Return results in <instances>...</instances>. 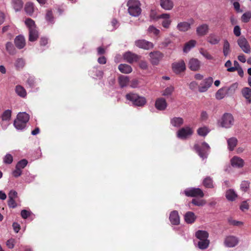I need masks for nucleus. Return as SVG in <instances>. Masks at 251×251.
<instances>
[{
    "label": "nucleus",
    "mask_w": 251,
    "mask_h": 251,
    "mask_svg": "<svg viewBox=\"0 0 251 251\" xmlns=\"http://www.w3.org/2000/svg\"><path fill=\"white\" fill-rule=\"evenodd\" d=\"M27 161L26 159H24L19 161L16 165V167L22 170L25 168L27 165Z\"/></svg>",
    "instance_id": "nucleus-52"
},
{
    "label": "nucleus",
    "mask_w": 251,
    "mask_h": 251,
    "mask_svg": "<svg viewBox=\"0 0 251 251\" xmlns=\"http://www.w3.org/2000/svg\"><path fill=\"white\" fill-rule=\"evenodd\" d=\"M127 6L128 13L131 16L137 17L141 14L140 3L138 0H129Z\"/></svg>",
    "instance_id": "nucleus-2"
},
{
    "label": "nucleus",
    "mask_w": 251,
    "mask_h": 251,
    "mask_svg": "<svg viewBox=\"0 0 251 251\" xmlns=\"http://www.w3.org/2000/svg\"><path fill=\"white\" fill-rule=\"evenodd\" d=\"M237 43L242 50L246 53H250L251 52V47L244 37H241L237 41Z\"/></svg>",
    "instance_id": "nucleus-10"
},
{
    "label": "nucleus",
    "mask_w": 251,
    "mask_h": 251,
    "mask_svg": "<svg viewBox=\"0 0 251 251\" xmlns=\"http://www.w3.org/2000/svg\"><path fill=\"white\" fill-rule=\"evenodd\" d=\"M150 61L152 65H157L163 57V54L159 51H154L149 53Z\"/></svg>",
    "instance_id": "nucleus-7"
},
{
    "label": "nucleus",
    "mask_w": 251,
    "mask_h": 251,
    "mask_svg": "<svg viewBox=\"0 0 251 251\" xmlns=\"http://www.w3.org/2000/svg\"><path fill=\"white\" fill-rule=\"evenodd\" d=\"M189 67L192 71H198L200 68L201 62L197 58H191L189 62Z\"/></svg>",
    "instance_id": "nucleus-19"
},
{
    "label": "nucleus",
    "mask_w": 251,
    "mask_h": 251,
    "mask_svg": "<svg viewBox=\"0 0 251 251\" xmlns=\"http://www.w3.org/2000/svg\"><path fill=\"white\" fill-rule=\"evenodd\" d=\"M38 37V32L36 28L29 30V40L31 42H34L37 40Z\"/></svg>",
    "instance_id": "nucleus-35"
},
{
    "label": "nucleus",
    "mask_w": 251,
    "mask_h": 251,
    "mask_svg": "<svg viewBox=\"0 0 251 251\" xmlns=\"http://www.w3.org/2000/svg\"><path fill=\"white\" fill-rule=\"evenodd\" d=\"M124 58L129 63L137 62L140 58V56L135 53L130 51L126 52L123 55Z\"/></svg>",
    "instance_id": "nucleus-12"
},
{
    "label": "nucleus",
    "mask_w": 251,
    "mask_h": 251,
    "mask_svg": "<svg viewBox=\"0 0 251 251\" xmlns=\"http://www.w3.org/2000/svg\"><path fill=\"white\" fill-rule=\"evenodd\" d=\"M199 87L198 83L195 81H193L191 82L189 84V88L194 91L196 90L198 87Z\"/></svg>",
    "instance_id": "nucleus-59"
},
{
    "label": "nucleus",
    "mask_w": 251,
    "mask_h": 251,
    "mask_svg": "<svg viewBox=\"0 0 251 251\" xmlns=\"http://www.w3.org/2000/svg\"><path fill=\"white\" fill-rule=\"evenodd\" d=\"M226 197L229 201H233L237 197V195L233 189H228L226 191Z\"/></svg>",
    "instance_id": "nucleus-27"
},
{
    "label": "nucleus",
    "mask_w": 251,
    "mask_h": 251,
    "mask_svg": "<svg viewBox=\"0 0 251 251\" xmlns=\"http://www.w3.org/2000/svg\"><path fill=\"white\" fill-rule=\"evenodd\" d=\"M242 94L247 100L249 103H251V89L249 87H245L242 90Z\"/></svg>",
    "instance_id": "nucleus-26"
},
{
    "label": "nucleus",
    "mask_w": 251,
    "mask_h": 251,
    "mask_svg": "<svg viewBox=\"0 0 251 251\" xmlns=\"http://www.w3.org/2000/svg\"><path fill=\"white\" fill-rule=\"evenodd\" d=\"M46 20L50 23L52 24L54 23V18L53 17L51 10H48L46 15Z\"/></svg>",
    "instance_id": "nucleus-46"
},
{
    "label": "nucleus",
    "mask_w": 251,
    "mask_h": 251,
    "mask_svg": "<svg viewBox=\"0 0 251 251\" xmlns=\"http://www.w3.org/2000/svg\"><path fill=\"white\" fill-rule=\"evenodd\" d=\"M13 156L9 153H7L3 158V162L5 164H10L13 161Z\"/></svg>",
    "instance_id": "nucleus-54"
},
{
    "label": "nucleus",
    "mask_w": 251,
    "mask_h": 251,
    "mask_svg": "<svg viewBox=\"0 0 251 251\" xmlns=\"http://www.w3.org/2000/svg\"><path fill=\"white\" fill-rule=\"evenodd\" d=\"M195 235L199 240L206 239L208 237V233L204 230H198L196 232Z\"/></svg>",
    "instance_id": "nucleus-36"
},
{
    "label": "nucleus",
    "mask_w": 251,
    "mask_h": 251,
    "mask_svg": "<svg viewBox=\"0 0 251 251\" xmlns=\"http://www.w3.org/2000/svg\"><path fill=\"white\" fill-rule=\"evenodd\" d=\"M118 69L121 73L124 74H129L132 71L131 66L127 64H121L119 65Z\"/></svg>",
    "instance_id": "nucleus-29"
},
{
    "label": "nucleus",
    "mask_w": 251,
    "mask_h": 251,
    "mask_svg": "<svg viewBox=\"0 0 251 251\" xmlns=\"http://www.w3.org/2000/svg\"><path fill=\"white\" fill-rule=\"evenodd\" d=\"M183 123V119L180 117H174L171 120V125L175 127H179Z\"/></svg>",
    "instance_id": "nucleus-32"
},
{
    "label": "nucleus",
    "mask_w": 251,
    "mask_h": 251,
    "mask_svg": "<svg viewBox=\"0 0 251 251\" xmlns=\"http://www.w3.org/2000/svg\"><path fill=\"white\" fill-rule=\"evenodd\" d=\"M213 82V79L212 77H208L204 79L200 84L198 87L199 91L201 93L206 92L211 86Z\"/></svg>",
    "instance_id": "nucleus-5"
},
{
    "label": "nucleus",
    "mask_w": 251,
    "mask_h": 251,
    "mask_svg": "<svg viewBox=\"0 0 251 251\" xmlns=\"http://www.w3.org/2000/svg\"><path fill=\"white\" fill-rule=\"evenodd\" d=\"M172 69L173 71L176 74H179L184 71L186 69L184 61L181 60L173 63L172 64Z\"/></svg>",
    "instance_id": "nucleus-11"
},
{
    "label": "nucleus",
    "mask_w": 251,
    "mask_h": 251,
    "mask_svg": "<svg viewBox=\"0 0 251 251\" xmlns=\"http://www.w3.org/2000/svg\"><path fill=\"white\" fill-rule=\"evenodd\" d=\"M26 124L25 122L17 118L14 122V126L17 130H23L25 127Z\"/></svg>",
    "instance_id": "nucleus-37"
},
{
    "label": "nucleus",
    "mask_w": 251,
    "mask_h": 251,
    "mask_svg": "<svg viewBox=\"0 0 251 251\" xmlns=\"http://www.w3.org/2000/svg\"><path fill=\"white\" fill-rule=\"evenodd\" d=\"M193 21L192 20L191 23L186 22H182L178 23L176 28L180 31L185 32L189 30L191 28V25L193 24Z\"/></svg>",
    "instance_id": "nucleus-16"
},
{
    "label": "nucleus",
    "mask_w": 251,
    "mask_h": 251,
    "mask_svg": "<svg viewBox=\"0 0 251 251\" xmlns=\"http://www.w3.org/2000/svg\"><path fill=\"white\" fill-rule=\"evenodd\" d=\"M238 86V84L237 82L234 83L232 84L229 87H225L226 91L227 92V94L228 95L233 94L236 90H237Z\"/></svg>",
    "instance_id": "nucleus-34"
},
{
    "label": "nucleus",
    "mask_w": 251,
    "mask_h": 251,
    "mask_svg": "<svg viewBox=\"0 0 251 251\" xmlns=\"http://www.w3.org/2000/svg\"><path fill=\"white\" fill-rule=\"evenodd\" d=\"M25 65V61L22 58H18L16 60L15 64V67L20 69L22 68Z\"/></svg>",
    "instance_id": "nucleus-51"
},
{
    "label": "nucleus",
    "mask_w": 251,
    "mask_h": 251,
    "mask_svg": "<svg viewBox=\"0 0 251 251\" xmlns=\"http://www.w3.org/2000/svg\"><path fill=\"white\" fill-rule=\"evenodd\" d=\"M23 2L22 0H12V4L15 11H20L23 7Z\"/></svg>",
    "instance_id": "nucleus-30"
},
{
    "label": "nucleus",
    "mask_w": 251,
    "mask_h": 251,
    "mask_svg": "<svg viewBox=\"0 0 251 251\" xmlns=\"http://www.w3.org/2000/svg\"><path fill=\"white\" fill-rule=\"evenodd\" d=\"M228 96L227 92L225 87H223L219 89L215 94V97L217 100H222L226 96Z\"/></svg>",
    "instance_id": "nucleus-33"
},
{
    "label": "nucleus",
    "mask_w": 251,
    "mask_h": 251,
    "mask_svg": "<svg viewBox=\"0 0 251 251\" xmlns=\"http://www.w3.org/2000/svg\"><path fill=\"white\" fill-rule=\"evenodd\" d=\"M6 49L7 51L11 54H14L15 53V48L11 42H7L6 44Z\"/></svg>",
    "instance_id": "nucleus-49"
},
{
    "label": "nucleus",
    "mask_w": 251,
    "mask_h": 251,
    "mask_svg": "<svg viewBox=\"0 0 251 251\" xmlns=\"http://www.w3.org/2000/svg\"><path fill=\"white\" fill-rule=\"evenodd\" d=\"M200 53L204 57L208 60H213V57L208 52L207 50H204L203 48H201L200 50Z\"/></svg>",
    "instance_id": "nucleus-44"
},
{
    "label": "nucleus",
    "mask_w": 251,
    "mask_h": 251,
    "mask_svg": "<svg viewBox=\"0 0 251 251\" xmlns=\"http://www.w3.org/2000/svg\"><path fill=\"white\" fill-rule=\"evenodd\" d=\"M17 118L26 124L29 119V116L25 112H20L17 115Z\"/></svg>",
    "instance_id": "nucleus-39"
},
{
    "label": "nucleus",
    "mask_w": 251,
    "mask_h": 251,
    "mask_svg": "<svg viewBox=\"0 0 251 251\" xmlns=\"http://www.w3.org/2000/svg\"><path fill=\"white\" fill-rule=\"evenodd\" d=\"M185 222L188 224H192L196 220V217L194 213L192 212H187L184 216Z\"/></svg>",
    "instance_id": "nucleus-28"
},
{
    "label": "nucleus",
    "mask_w": 251,
    "mask_h": 251,
    "mask_svg": "<svg viewBox=\"0 0 251 251\" xmlns=\"http://www.w3.org/2000/svg\"><path fill=\"white\" fill-rule=\"evenodd\" d=\"M203 184L206 188H212L214 187L213 180L209 176H207L204 179Z\"/></svg>",
    "instance_id": "nucleus-42"
},
{
    "label": "nucleus",
    "mask_w": 251,
    "mask_h": 251,
    "mask_svg": "<svg viewBox=\"0 0 251 251\" xmlns=\"http://www.w3.org/2000/svg\"><path fill=\"white\" fill-rule=\"evenodd\" d=\"M8 205L11 208H15L17 206V203L15 199H8Z\"/></svg>",
    "instance_id": "nucleus-60"
},
{
    "label": "nucleus",
    "mask_w": 251,
    "mask_h": 251,
    "mask_svg": "<svg viewBox=\"0 0 251 251\" xmlns=\"http://www.w3.org/2000/svg\"><path fill=\"white\" fill-rule=\"evenodd\" d=\"M249 208V205L247 201H244L240 205V209L242 211L248 210Z\"/></svg>",
    "instance_id": "nucleus-62"
},
{
    "label": "nucleus",
    "mask_w": 251,
    "mask_h": 251,
    "mask_svg": "<svg viewBox=\"0 0 251 251\" xmlns=\"http://www.w3.org/2000/svg\"><path fill=\"white\" fill-rule=\"evenodd\" d=\"M11 116V111L10 110H5L1 115L2 123L1 126L3 129L6 128L9 125V121Z\"/></svg>",
    "instance_id": "nucleus-13"
},
{
    "label": "nucleus",
    "mask_w": 251,
    "mask_h": 251,
    "mask_svg": "<svg viewBox=\"0 0 251 251\" xmlns=\"http://www.w3.org/2000/svg\"><path fill=\"white\" fill-rule=\"evenodd\" d=\"M194 149L199 155L202 159L207 157L210 150V147L206 142L196 144L194 146Z\"/></svg>",
    "instance_id": "nucleus-4"
},
{
    "label": "nucleus",
    "mask_w": 251,
    "mask_h": 251,
    "mask_svg": "<svg viewBox=\"0 0 251 251\" xmlns=\"http://www.w3.org/2000/svg\"><path fill=\"white\" fill-rule=\"evenodd\" d=\"M129 77L125 75H121L119 77V83L121 88H124L127 86L129 82Z\"/></svg>",
    "instance_id": "nucleus-31"
},
{
    "label": "nucleus",
    "mask_w": 251,
    "mask_h": 251,
    "mask_svg": "<svg viewBox=\"0 0 251 251\" xmlns=\"http://www.w3.org/2000/svg\"><path fill=\"white\" fill-rule=\"evenodd\" d=\"M174 91V87L171 85L167 87L163 92L162 95L164 96H168L171 95Z\"/></svg>",
    "instance_id": "nucleus-48"
},
{
    "label": "nucleus",
    "mask_w": 251,
    "mask_h": 251,
    "mask_svg": "<svg viewBox=\"0 0 251 251\" xmlns=\"http://www.w3.org/2000/svg\"><path fill=\"white\" fill-rule=\"evenodd\" d=\"M251 18V12H247L243 14L242 16V21L244 23H247Z\"/></svg>",
    "instance_id": "nucleus-55"
},
{
    "label": "nucleus",
    "mask_w": 251,
    "mask_h": 251,
    "mask_svg": "<svg viewBox=\"0 0 251 251\" xmlns=\"http://www.w3.org/2000/svg\"><path fill=\"white\" fill-rule=\"evenodd\" d=\"M224 243L226 247H234L238 243V239L235 236H229L226 238Z\"/></svg>",
    "instance_id": "nucleus-14"
},
{
    "label": "nucleus",
    "mask_w": 251,
    "mask_h": 251,
    "mask_svg": "<svg viewBox=\"0 0 251 251\" xmlns=\"http://www.w3.org/2000/svg\"><path fill=\"white\" fill-rule=\"evenodd\" d=\"M232 166L238 168H242L244 164L243 159L238 156H234L230 160Z\"/></svg>",
    "instance_id": "nucleus-18"
},
{
    "label": "nucleus",
    "mask_w": 251,
    "mask_h": 251,
    "mask_svg": "<svg viewBox=\"0 0 251 251\" xmlns=\"http://www.w3.org/2000/svg\"><path fill=\"white\" fill-rule=\"evenodd\" d=\"M155 106L159 110H165L167 106L166 100L163 98L157 99L155 101Z\"/></svg>",
    "instance_id": "nucleus-15"
},
{
    "label": "nucleus",
    "mask_w": 251,
    "mask_h": 251,
    "mask_svg": "<svg viewBox=\"0 0 251 251\" xmlns=\"http://www.w3.org/2000/svg\"><path fill=\"white\" fill-rule=\"evenodd\" d=\"M15 46L19 49H23L25 45V39L23 35L17 36L14 40Z\"/></svg>",
    "instance_id": "nucleus-22"
},
{
    "label": "nucleus",
    "mask_w": 251,
    "mask_h": 251,
    "mask_svg": "<svg viewBox=\"0 0 251 251\" xmlns=\"http://www.w3.org/2000/svg\"><path fill=\"white\" fill-rule=\"evenodd\" d=\"M230 52V44L227 40H225L223 45V54L225 56H227Z\"/></svg>",
    "instance_id": "nucleus-40"
},
{
    "label": "nucleus",
    "mask_w": 251,
    "mask_h": 251,
    "mask_svg": "<svg viewBox=\"0 0 251 251\" xmlns=\"http://www.w3.org/2000/svg\"><path fill=\"white\" fill-rule=\"evenodd\" d=\"M196 44V41L194 40H191L189 42L185 43L183 51L185 53L189 52L192 48L195 47Z\"/></svg>",
    "instance_id": "nucleus-25"
},
{
    "label": "nucleus",
    "mask_w": 251,
    "mask_h": 251,
    "mask_svg": "<svg viewBox=\"0 0 251 251\" xmlns=\"http://www.w3.org/2000/svg\"><path fill=\"white\" fill-rule=\"evenodd\" d=\"M17 192L15 190H11L8 194V199H15L17 197Z\"/></svg>",
    "instance_id": "nucleus-61"
},
{
    "label": "nucleus",
    "mask_w": 251,
    "mask_h": 251,
    "mask_svg": "<svg viewBox=\"0 0 251 251\" xmlns=\"http://www.w3.org/2000/svg\"><path fill=\"white\" fill-rule=\"evenodd\" d=\"M233 32H234V35L237 37H238L240 35L241 29H240L239 26L236 25L234 26V29H233Z\"/></svg>",
    "instance_id": "nucleus-63"
},
{
    "label": "nucleus",
    "mask_w": 251,
    "mask_h": 251,
    "mask_svg": "<svg viewBox=\"0 0 251 251\" xmlns=\"http://www.w3.org/2000/svg\"><path fill=\"white\" fill-rule=\"evenodd\" d=\"M208 25L204 24L198 26L196 29V32L199 36H202L206 35L208 33Z\"/></svg>",
    "instance_id": "nucleus-20"
},
{
    "label": "nucleus",
    "mask_w": 251,
    "mask_h": 251,
    "mask_svg": "<svg viewBox=\"0 0 251 251\" xmlns=\"http://www.w3.org/2000/svg\"><path fill=\"white\" fill-rule=\"evenodd\" d=\"M207 41L211 45H217L221 41V37L215 33H211L208 36Z\"/></svg>",
    "instance_id": "nucleus-21"
},
{
    "label": "nucleus",
    "mask_w": 251,
    "mask_h": 251,
    "mask_svg": "<svg viewBox=\"0 0 251 251\" xmlns=\"http://www.w3.org/2000/svg\"><path fill=\"white\" fill-rule=\"evenodd\" d=\"M160 4L166 10H171L174 6V2L172 0H160Z\"/></svg>",
    "instance_id": "nucleus-23"
},
{
    "label": "nucleus",
    "mask_w": 251,
    "mask_h": 251,
    "mask_svg": "<svg viewBox=\"0 0 251 251\" xmlns=\"http://www.w3.org/2000/svg\"><path fill=\"white\" fill-rule=\"evenodd\" d=\"M30 212L26 210H22L21 212V215L23 219H26L30 215Z\"/></svg>",
    "instance_id": "nucleus-64"
},
{
    "label": "nucleus",
    "mask_w": 251,
    "mask_h": 251,
    "mask_svg": "<svg viewBox=\"0 0 251 251\" xmlns=\"http://www.w3.org/2000/svg\"><path fill=\"white\" fill-rule=\"evenodd\" d=\"M25 10L27 14L31 16L34 11V5L32 2H27L25 4Z\"/></svg>",
    "instance_id": "nucleus-41"
},
{
    "label": "nucleus",
    "mask_w": 251,
    "mask_h": 251,
    "mask_svg": "<svg viewBox=\"0 0 251 251\" xmlns=\"http://www.w3.org/2000/svg\"><path fill=\"white\" fill-rule=\"evenodd\" d=\"M25 24L28 27L29 30L36 28L34 21L30 18H28L25 20Z\"/></svg>",
    "instance_id": "nucleus-47"
},
{
    "label": "nucleus",
    "mask_w": 251,
    "mask_h": 251,
    "mask_svg": "<svg viewBox=\"0 0 251 251\" xmlns=\"http://www.w3.org/2000/svg\"><path fill=\"white\" fill-rule=\"evenodd\" d=\"M209 241L206 239L200 240L198 243L199 248L201 250L206 249L209 246Z\"/></svg>",
    "instance_id": "nucleus-43"
},
{
    "label": "nucleus",
    "mask_w": 251,
    "mask_h": 251,
    "mask_svg": "<svg viewBox=\"0 0 251 251\" xmlns=\"http://www.w3.org/2000/svg\"><path fill=\"white\" fill-rule=\"evenodd\" d=\"M135 45L138 48L145 50H149L153 49L154 47V45L152 43L145 39L136 40L135 41Z\"/></svg>",
    "instance_id": "nucleus-9"
},
{
    "label": "nucleus",
    "mask_w": 251,
    "mask_h": 251,
    "mask_svg": "<svg viewBox=\"0 0 251 251\" xmlns=\"http://www.w3.org/2000/svg\"><path fill=\"white\" fill-rule=\"evenodd\" d=\"M193 131L189 126H185L180 128L177 132V137L180 139H186L191 136Z\"/></svg>",
    "instance_id": "nucleus-6"
},
{
    "label": "nucleus",
    "mask_w": 251,
    "mask_h": 251,
    "mask_svg": "<svg viewBox=\"0 0 251 251\" xmlns=\"http://www.w3.org/2000/svg\"><path fill=\"white\" fill-rule=\"evenodd\" d=\"M184 194L188 197H200L202 198L204 194L202 191L199 188H190L184 191Z\"/></svg>",
    "instance_id": "nucleus-8"
},
{
    "label": "nucleus",
    "mask_w": 251,
    "mask_h": 251,
    "mask_svg": "<svg viewBox=\"0 0 251 251\" xmlns=\"http://www.w3.org/2000/svg\"><path fill=\"white\" fill-rule=\"evenodd\" d=\"M227 143L228 150L230 151H232L237 146L238 140L235 137H231L227 140Z\"/></svg>",
    "instance_id": "nucleus-24"
},
{
    "label": "nucleus",
    "mask_w": 251,
    "mask_h": 251,
    "mask_svg": "<svg viewBox=\"0 0 251 251\" xmlns=\"http://www.w3.org/2000/svg\"><path fill=\"white\" fill-rule=\"evenodd\" d=\"M250 182L249 181H242L240 184V189L242 191L247 192L250 188Z\"/></svg>",
    "instance_id": "nucleus-45"
},
{
    "label": "nucleus",
    "mask_w": 251,
    "mask_h": 251,
    "mask_svg": "<svg viewBox=\"0 0 251 251\" xmlns=\"http://www.w3.org/2000/svg\"><path fill=\"white\" fill-rule=\"evenodd\" d=\"M192 203L196 206H203L205 204V201L203 200H198L194 199L192 201Z\"/></svg>",
    "instance_id": "nucleus-53"
},
{
    "label": "nucleus",
    "mask_w": 251,
    "mask_h": 251,
    "mask_svg": "<svg viewBox=\"0 0 251 251\" xmlns=\"http://www.w3.org/2000/svg\"><path fill=\"white\" fill-rule=\"evenodd\" d=\"M17 94L21 97L25 98L26 96V92L25 89L21 85H17L15 88Z\"/></svg>",
    "instance_id": "nucleus-38"
},
{
    "label": "nucleus",
    "mask_w": 251,
    "mask_h": 251,
    "mask_svg": "<svg viewBox=\"0 0 251 251\" xmlns=\"http://www.w3.org/2000/svg\"><path fill=\"white\" fill-rule=\"evenodd\" d=\"M15 243V239L11 238L6 241V245L9 249H12L14 247Z\"/></svg>",
    "instance_id": "nucleus-56"
},
{
    "label": "nucleus",
    "mask_w": 251,
    "mask_h": 251,
    "mask_svg": "<svg viewBox=\"0 0 251 251\" xmlns=\"http://www.w3.org/2000/svg\"><path fill=\"white\" fill-rule=\"evenodd\" d=\"M234 124V117L231 114L229 113H224L218 121V124L220 126L225 128H230L233 126Z\"/></svg>",
    "instance_id": "nucleus-3"
},
{
    "label": "nucleus",
    "mask_w": 251,
    "mask_h": 251,
    "mask_svg": "<svg viewBox=\"0 0 251 251\" xmlns=\"http://www.w3.org/2000/svg\"><path fill=\"white\" fill-rule=\"evenodd\" d=\"M169 219L172 225H178L180 223L178 213L176 210L172 211L170 214Z\"/></svg>",
    "instance_id": "nucleus-17"
},
{
    "label": "nucleus",
    "mask_w": 251,
    "mask_h": 251,
    "mask_svg": "<svg viewBox=\"0 0 251 251\" xmlns=\"http://www.w3.org/2000/svg\"><path fill=\"white\" fill-rule=\"evenodd\" d=\"M148 30L149 32L153 33L155 35H157L160 33V30L153 25H150Z\"/></svg>",
    "instance_id": "nucleus-57"
},
{
    "label": "nucleus",
    "mask_w": 251,
    "mask_h": 251,
    "mask_svg": "<svg viewBox=\"0 0 251 251\" xmlns=\"http://www.w3.org/2000/svg\"><path fill=\"white\" fill-rule=\"evenodd\" d=\"M198 134L201 136H206L209 132L208 128L206 127H201L198 129Z\"/></svg>",
    "instance_id": "nucleus-50"
},
{
    "label": "nucleus",
    "mask_w": 251,
    "mask_h": 251,
    "mask_svg": "<svg viewBox=\"0 0 251 251\" xmlns=\"http://www.w3.org/2000/svg\"><path fill=\"white\" fill-rule=\"evenodd\" d=\"M126 98L135 106L143 107L147 103L146 99L144 97L139 96L136 93H128L126 94Z\"/></svg>",
    "instance_id": "nucleus-1"
},
{
    "label": "nucleus",
    "mask_w": 251,
    "mask_h": 251,
    "mask_svg": "<svg viewBox=\"0 0 251 251\" xmlns=\"http://www.w3.org/2000/svg\"><path fill=\"white\" fill-rule=\"evenodd\" d=\"M22 170L19 169V168H17V167H15V170L13 171L12 174L15 177H17L18 176H20L22 174Z\"/></svg>",
    "instance_id": "nucleus-58"
}]
</instances>
